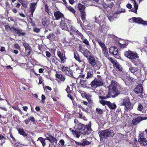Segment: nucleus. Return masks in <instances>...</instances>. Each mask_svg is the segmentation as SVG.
<instances>
[{"label":"nucleus","instance_id":"nucleus-1","mask_svg":"<svg viewBox=\"0 0 147 147\" xmlns=\"http://www.w3.org/2000/svg\"><path fill=\"white\" fill-rule=\"evenodd\" d=\"M121 104L122 105L124 106V109L126 111H129L133 108V106L131 104L130 99L128 97H126L123 99L121 102Z\"/></svg>","mask_w":147,"mask_h":147},{"label":"nucleus","instance_id":"nucleus-2","mask_svg":"<svg viewBox=\"0 0 147 147\" xmlns=\"http://www.w3.org/2000/svg\"><path fill=\"white\" fill-rule=\"evenodd\" d=\"M119 91L118 89H112L109 90L108 94L106 96H99V98L101 99H106L108 98L115 97L119 94Z\"/></svg>","mask_w":147,"mask_h":147},{"label":"nucleus","instance_id":"nucleus-3","mask_svg":"<svg viewBox=\"0 0 147 147\" xmlns=\"http://www.w3.org/2000/svg\"><path fill=\"white\" fill-rule=\"evenodd\" d=\"M104 84L103 80L101 76L97 75L96 77L91 82L90 85L92 87H97L103 86Z\"/></svg>","mask_w":147,"mask_h":147},{"label":"nucleus","instance_id":"nucleus-4","mask_svg":"<svg viewBox=\"0 0 147 147\" xmlns=\"http://www.w3.org/2000/svg\"><path fill=\"white\" fill-rule=\"evenodd\" d=\"M114 135L113 131L110 129L101 131L99 132L100 137L102 138H106L108 137H112Z\"/></svg>","mask_w":147,"mask_h":147},{"label":"nucleus","instance_id":"nucleus-5","mask_svg":"<svg viewBox=\"0 0 147 147\" xmlns=\"http://www.w3.org/2000/svg\"><path fill=\"white\" fill-rule=\"evenodd\" d=\"M94 75L93 71L92 69H89L85 74L80 75V76L83 78H86L88 80H90L94 78Z\"/></svg>","mask_w":147,"mask_h":147},{"label":"nucleus","instance_id":"nucleus-6","mask_svg":"<svg viewBox=\"0 0 147 147\" xmlns=\"http://www.w3.org/2000/svg\"><path fill=\"white\" fill-rule=\"evenodd\" d=\"M124 55L126 57L131 59V61L134 59L138 58V56L136 53L129 51L125 52L124 53Z\"/></svg>","mask_w":147,"mask_h":147},{"label":"nucleus","instance_id":"nucleus-7","mask_svg":"<svg viewBox=\"0 0 147 147\" xmlns=\"http://www.w3.org/2000/svg\"><path fill=\"white\" fill-rule=\"evenodd\" d=\"M97 41L99 45L102 48V53L104 54L105 57H108L109 54L108 51L104 43L101 42L100 40H98Z\"/></svg>","mask_w":147,"mask_h":147},{"label":"nucleus","instance_id":"nucleus-8","mask_svg":"<svg viewBox=\"0 0 147 147\" xmlns=\"http://www.w3.org/2000/svg\"><path fill=\"white\" fill-rule=\"evenodd\" d=\"M99 25L100 26V32H102L104 34V36H106L107 34V31L109 30V28L106 26L105 23L103 22L102 24L100 23L99 24Z\"/></svg>","mask_w":147,"mask_h":147},{"label":"nucleus","instance_id":"nucleus-9","mask_svg":"<svg viewBox=\"0 0 147 147\" xmlns=\"http://www.w3.org/2000/svg\"><path fill=\"white\" fill-rule=\"evenodd\" d=\"M61 70L64 73L67 75L68 76L71 77H74L73 75V73L69 67L63 66L61 68Z\"/></svg>","mask_w":147,"mask_h":147},{"label":"nucleus","instance_id":"nucleus-10","mask_svg":"<svg viewBox=\"0 0 147 147\" xmlns=\"http://www.w3.org/2000/svg\"><path fill=\"white\" fill-rule=\"evenodd\" d=\"M91 130L90 125H86V126H84V128L81 131V133L84 135L88 134L91 132Z\"/></svg>","mask_w":147,"mask_h":147},{"label":"nucleus","instance_id":"nucleus-11","mask_svg":"<svg viewBox=\"0 0 147 147\" xmlns=\"http://www.w3.org/2000/svg\"><path fill=\"white\" fill-rule=\"evenodd\" d=\"M46 139L48 140L52 145H53L55 143L56 144L57 140L54 137L48 134H46Z\"/></svg>","mask_w":147,"mask_h":147},{"label":"nucleus","instance_id":"nucleus-12","mask_svg":"<svg viewBox=\"0 0 147 147\" xmlns=\"http://www.w3.org/2000/svg\"><path fill=\"white\" fill-rule=\"evenodd\" d=\"M75 126L74 128L77 130L81 131L84 128V125L79 123L77 119L74 120Z\"/></svg>","mask_w":147,"mask_h":147},{"label":"nucleus","instance_id":"nucleus-13","mask_svg":"<svg viewBox=\"0 0 147 147\" xmlns=\"http://www.w3.org/2000/svg\"><path fill=\"white\" fill-rule=\"evenodd\" d=\"M109 52L110 53H112L115 55V57L116 58L119 57V56L118 55V50L116 47H111L109 49Z\"/></svg>","mask_w":147,"mask_h":147},{"label":"nucleus","instance_id":"nucleus-14","mask_svg":"<svg viewBox=\"0 0 147 147\" xmlns=\"http://www.w3.org/2000/svg\"><path fill=\"white\" fill-rule=\"evenodd\" d=\"M57 55L60 58L61 63H64L65 61L66 58L65 57V55L64 53L61 52L60 50H58L57 51Z\"/></svg>","mask_w":147,"mask_h":147},{"label":"nucleus","instance_id":"nucleus-15","mask_svg":"<svg viewBox=\"0 0 147 147\" xmlns=\"http://www.w3.org/2000/svg\"><path fill=\"white\" fill-rule=\"evenodd\" d=\"M36 3H31L30 5V7L29 9V11L31 13L30 16L32 17H33V13L36 8Z\"/></svg>","mask_w":147,"mask_h":147},{"label":"nucleus","instance_id":"nucleus-16","mask_svg":"<svg viewBox=\"0 0 147 147\" xmlns=\"http://www.w3.org/2000/svg\"><path fill=\"white\" fill-rule=\"evenodd\" d=\"M143 87L142 85L140 84H138L134 89V92L137 94H142L143 92Z\"/></svg>","mask_w":147,"mask_h":147},{"label":"nucleus","instance_id":"nucleus-17","mask_svg":"<svg viewBox=\"0 0 147 147\" xmlns=\"http://www.w3.org/2000/svg\"><path fill=\"white\" fill-rule=\"evenodd\" d=\"M147 119L146 117L143 118L139 116L135 118L132 121V123L134 125H136L139 123L140 121L144 120H145Z\"/></svg>","mask_w":147,"mask_h":147},{"label":"nucleus","instance_id":"nucleus-18","mask_svg":"<svg viewBox=\"0 0 147 147\" xmlns=\"http://www.w3.org/2000/svg\"><path fill=\"white\" fill-rule=\"evenodd\" d=\"M54 16L56 20H58L60 18H61L62 20V18L64 19L63 14L59 11L55 12L54 13Z\"/></svg>","mask_w":147,"mask_h":147},{"label":"nucleus","instance_id":"nucleus-19","mask_svg":"<svg viewBox=\"0 0 147 147\" xmlns=\"http://www.w3.org/2000/svg\"><path fill=\"white\" fill-rule=\"evenodd\" d=\"M104 16L105 15L103 13H101L98 16H96L94 17L95 22L99 24L101 23L100 21L103 19Z\"/></svg>","mask_w":147,"mask_h":147},{"label":"nucleus","instance_id":"nucleus-20","mask_svg":"<svg viewBox=\"0 0 147 147\" xmlns=\"http://www.w3.org/2000/svg\"><path fill=\"white\" fill-rule=\"evenodd\" d=\"M60 25L62 30H64L67 31H69V25H67L63 21L61 20L60 22Z\"/></svg>","mask_w":147,"mask_h":147},{"label":"nucleus","instance_id":"nucleus-21","mask_svg":"<svg viewBox=\"0 0 147 147\" xmlns=\"http://www.w3.org/2000/svg\"><path fill=\"white\" fill-rule=\"evenodd\" d=\"M47 38L50 40L58 41V38L52 33L50 34L49 35L47 36Z\"/></svg>","mask_w":147,"mask_h":147},{"label":"nucleus","instance_id":"nucleus-22","mask_svg":"<svg viewBox=\"0 0 147 147\" xmlns=\"http://www.w3.org/2000/svg\"><path fill=\"white\" fill-rule=\"evenodd\" d=\"M138 58L136 59H134L131 61L136 66H142V64L141 61Z\"/></svg>","mask_w":147,"mask_h":147},{"label":"nucleus","instance_id":"nucleus-23","mask_svg":"<svg viewBox=\"0 0 147 147\" xmlns=\"http://www.w3.org/2000/svg\"><path fill=\"white\" fill-rule=\"evenodd\" d=\"M102 66L101 63L98 61H97L92 66L95 69L98 70Z\"/></svg>","mask_w":147,"mask_h":147},{"label":"nucleus","instance_id":"nucleus-24","mask_svg":"<svg viewBox=\"0 0 147 147\" xmlns=\"http://www.w3.org/2000/svg\"><path fill=\"white\" fill-rule=\"evenodd\" d=\"M87 59L89 63L91 65V66L95 63L97 61L96 60L93 55L90 56V57H88V58Z\"/></svg>","mask_w":147,"mask_h":147},{"label":"nucleus","instance_id":"nucleus-25","mask_svg":"<svg viewBox=\"0 0 147 147\" xmlns=\"http://www.w3.org/2000/svg\"><path fill=\"white\" fill-rule=\"evenodd\" d=\"M129 70L134 74L139 72V69L137 67H134L131 66H129Z\"/></svg>","mask_w":147,"mask_h":147},{"label":"nucleus","instance_id":"nucleus-26","mask_svg":"<svg viewBox=\"0 0 147 147\" xmlns=\"http://www.w3.org/2000/svg\"><path fill=\"white\" fill-rule=\"evenodd\" d=\"M117 85L115 81H112L111 82V84L109 86V89L110 90L111 89H118L117 87Z\"/></svg>","mask_w":147,"mask_h":147},{"label":"nucleus","instance_id":"nucleus-27","mask_svg":"<svg viewBox=\"0 0 147 147\" xmlns=\"http://www.w3.org/2000/svg\"><path fill=\"white\" fill-rule=\"evenodd\" d=\"M117 13H114L111 14H109L108 16V18L110 21H113L115 18H117Z\"/></svg>","mask_w":147,"mask_h":147},{"label":"nucleus","instance_id":"nucleus-28","mask_svg":"<svg viewBox=\"0 0 147 147\" xmlns=\"http://www.w3.org/2000/svg\"><path fill=\"white\" fill-rule=\"evenodd\" d=\"M72 133L73 134L74 136H76L77 138H79L81 134H82L81 133V131L77 129L75 131L72 130Z\"/></svg>","mask_w":147,"mask_h":147},{"label":"nucleus","instance_id":"nucleus-29","mask_svg":"<svg viewBox=\"0 0 147 147\" xmlns=\"http://www.w3.org/2000/svg\"><path fill=\"white\" fill-rule=\"evenodd\" d=\"M118 43L119 44V46L122 48H124L127 46L126 42L123 40L120 39L118 41Z\"/></svg>","mask_w":147,"mask_h":147},{"label":"nucleus","instance_id":"nucleus-30","mask_svg":"<svg viewBox=\"0 0 147 147\" xmlns=\"http://www.w3.org/2000/svg\"><path fill=\"white\" fill-rule=\"evenodd\" d=\"M82 54L87 59L90 56L92 55L91 53L87 49L85 50Z\"/></svg>","mask_w":147,"mask_h":147},{"label":"nucleus","instance_id":"nucleus-31","mask_svg":"<svg viewBox=\"0 0 147 147\" xmlns=\"http://www.w3.org/2000/svg\"><path fill=\"white\" fill-rule=\"evenodd\" d=\"M138 141L142 146H145L147 144V140L145 138L140 139H138Z\"/></svg>","mask_w":147,"mask_h":147},{"label":"nucleus","instance_id":"nucleus-32","mask_svg":"<svg viewBox=\"0 0 147 147\" xmlns=\"http://www.w3.org/2000/svg\"><path fill=\"white\" fill-rule=\"evenodd\" d=\"M57 78L60 80L61 81H64L65 80V77L62 74L57 73L55 75Z\"/></svg>","mask_w":147,"mask_h":147},{"label":"nucleus","instance_id":"nucleus-33","mask_svg":"<svg viewBox=\"0 0 147 147\" xmlns=\"http://www.w3.org/2000/svg\"><path fill=\"white\" fill-rule=\"evenodd\" d=\"M23 45L25 48L26 50L28 51V55H30L31 48L29 45L27 43L25 42L23 43Z\"/></svg>","mask_w":147,"mask_h":147},{"label":"nucleus","instance_id":"nucleus-34","mask_svg":"<svg viewBox=\"0 0 147 147\" xmlns=\"http://www.w3.org/2000/svg\"><path fill=\"white\" fill-rule=\"evenodd\" d=\"M81 13V18L82 20L83 21V23L86 24L87 22V21L85 20L86 14L85 11Z\"/></svg>","mask_w":147,"mask_h":147},{"label":"nucleus","instance_id":"nucleus-35","mask_svg":"<svg viewBox=\"0 0 147 147\" xmlns=\"http://www.w3.org/2000/svg\"><path fill=\"white\" fill-rule=\"evenodd\" d=\"M18 131L19 134L24 137H26L27 135V134L25 132L23 129L19 128L18 129Z\"/></svg>","mask_w":147,"mask_h":147},{"label":"nucleus","instance_id":"nucleus-36","mask_svg":"<svg viewBox=\"0 0 147 147\" xmlns=\"http://www.w3.org/2000/svg\"><path fill=\"white\" fill-rule=\"evenodd\" d=\"M107 105L111 109H115L116 107V105L114 103H112L110 101L108 103Z\"/></svg>","mask_w":147,"mask_h":147},{"label":"nucleus","instance_id":"nucleus-37","mask_svg":"<svg viewBox=\"0 0 147 147\" xmlns=\"http://www.w3.org/2000/svg\"><path fill=\"white\" fill-rule=\"evenodd\" d=\"M74 57L76 60L78 61L80 63L83 62V60L80 59L79 55L77 53H74Z\"/></svg>","mask_w":147,"mask_h":147},{"label":"nucleus","instance_id":"nucleus-38","mask_svg":"<svg viewBox=\"0 0 147 147\" xmlns=\"http://www.w3.org/2000/svg\"><path fill=\"white\" fill-rule=\"evenodd\" d=\"M74 34L77 35L78 37H80L82 40H83L84 39V37L83 34L78 30L76 31Z\"/></svg>","mask_w":147,"mask_h":147},{"label":"nucleus","instance_id":"nucleus-39","mask_svg":"<svg viewBox=\"0 0 147 147\" xmlns=\"http://www.w3.org/2000/svg\"><path fill=\"white\" fill-rule=\"evenodd\" d=\"M114 67H115L117 71H121L122 70V68L121 66L118 63H116L114 66Z\"/></svg>","mask_w":147,"mask_h":147},{"label":"nucleus","instance_id":"nucleus-40","mask_svg":"<svg viewBox=\"0 0 147 147\" xmlns=\"http://www.w3.org/2000/svg\"><path fill=\"white\" fill-rule=\"evenodd\" d=\"M78 8L81 12H84L85 6L84 5L79 4L78 5Z\"/></svg>","mask_w":147,"mask_h":147},{"label":"nucleus","instance_id":"nucleus-41","mask_svg":"<svg viewBox=\"0 0 147 147\" xmlns=\"http://www.w3.org/2000/svg\"><path fill=\"white\" fill-rule=\"evenodd\" d=\"M30 121L33 122L35 121V120L34 118L33 117H30L29 118L26 119L25 120V122L26 124H27Z\"/></svg>","mask_w":147,"mask_h":147},{"label":"nucleus","instance_id":"nucleus-42","mask_svg":"<svg viewBox=\"0 0 147 147\" xmlns=\"http://www.w3.org/2000/svg\"><path fill=\"white\" fill-rule=\"evenodd\" d=\"M134 9H132L131 11L133 12L136 13L137 10L138 8V5L136 4V1H134Z\"/></svg>","mask_w":147,"mask_h":147},{"label":"nucleus","instance_id":"nucleus-43","mask_svg":"<svg viewBox=\"0 0 147 147\" xmlns=\"http://www.w3.org/2000/svg\"><path fill=\"white\" fill-rule=\"evenodd\" d=\"M45 139L43 138L42 137H40L38 138L37 141H39L42 144L43 147L45 145L46 143L45 142Z\"/></svg>","mask_w":147,"mask_h":147},{"label":"nucleus","instance_id":"nucleus-44","mask_svg":"<svg viewBox=\"0 0 147 147\" xmlns=\"http://www.w3.org/2000/svg\"><path fill=\"white\" fill-rule=\"evenodd\" d=\"M16 33L18 34L19 35L24 36L25 34V33L23 32L22 30L21 29H17Z\"/></svg>","mask_w":147,"mask_h":147},{"label":"nucleus","instance_id":"nucleus-45","mask_svg":"<svg viewBox=\"0 0 147 147\" xmlns=\"http://www.w3.org/2000/svg\"><path fill=\"white\" fill-rule=\"evenodd\" d=\"M84 46L80 45L78 47L79 51L82 53L86 49L84 48Z\"/></svg>","mask_w":147,"mask_h":147},{"label":"nucleus","instance_id":"nucleus-46","mask_svg":"<svg viewBox=\"0 0 147 147\" xmlns=\"http://www.w3.org/2000/svg\"><path fill=\"white\" fill-rule=\"evenodd\" d=\"M143 107L142 105L140 103H138L137 107V110L140 111H142V110Z\"/></svg>","mask_w":147,"mask_h":147},{"label":"nucleus","instance_id":"nucleus-47","mask_svg":"<svg viewBox=\"0 0 147 147\" xmlns=\"http://www.w3.org/2000/svg\"><path fill=\"white\" fill-rule=\"evenodd\" d=\"M90 143V142L88 141L86 139H83L82 141V145H85L89 144Z\"/></svg>","mask_w":147,"mask_h":147},{"label":"nucleus","instance_id":"nucleus-48","mask_svg":"<svg viewBox=\"0 0 147 147\" xmlns=\"http://www.w3.org/2000/svg\"><path fill=\"white\" fill-rule=\"evenodd\" d=\"M80 83L82 87H85L87 85V83H86L85 80H81Z\"/></svg>","mask_w":147,"mask_h":147},{"label":"nucleus","instance_id":"nucleus-49","mask_svg":"<svg viewBox=\"0 0 147 147\" xmlns=\"http://www.w3.org/2000/svg\"><path fill=\"white\" fill-rule=\"evenodd\" d=\"M109 101H107L101 100L100 101V102L102 105L104 106L105 105H107L108 104V103L109 102Z\"/></svg>","mask_w":147,"mask_h":147},{"label":"nucleus","instance_id":"nucleus-50","mask_svg":"<svg viewBox=\"0 0 147 147\" xmlns=\"http://www.w3.org/2000/svg\"><path fill=\"white\" fill-rule=\"evenodd\" d=\"M67 8L69 11H71L73 13H75V10L71 7L69 6L67 7Z\"/></svg>","mask_w":147,"mask_h":147},{"label":"nucleus","instance_id":"nucleus-51","mask_svg":"<svg viewBox=\"0 0 147 147\" xmlns=\"http://www.w3.org/2000/svg\"><path fill=\"white\" fill-rule=\"evenodd\" d=\"M125 78L131 83H132L134 82L133 79L130 77L127 76Z\"/></svg>","mask_w":147,"mask_h":147},{"label":"nucleus","instance_id":"nucleus-52","mask_svg":"<svg viewBox=\"0 0 147 147\" xmlns=\"http://www.w3.org/2000/svg\"><path fill=\"white\" fill-rule=\"evenodd\" d=\"M70 28L71 30L74 33H75V32H76V31L77 30L74 27V26H69V28Z\"/></svg>","mask_w":147,"mask_h":147},{"label":"nucleus","instance_id":"nucleus-53","mask_svg":"<svg viewBox=\"0 0 147 147\" xmlns=\"http://www.w3.org/2000/svg\"><path fill=\"white\" fill-rule=\"evenodd\" d=\"M96 111L97 113L99 114H101L102 113V110L100 109H96Z\"/></svg>","mask_w":147,"mask_h":147},{"label":"nucleus","instance_id":"nucleus-54","mask_svg":"<svg viewBox=\"0 0 147 147\" xmlns=\"http://www.w3.org/2000/svg\"><path fill=\"white\" fill-rule=\"evenodd\" d=\"M84 39V40L83 41V42L86 45L89 46V43L88 40L86 38Z\"/></svg>","mask_w":147,"mask_h":147},{"label":"nucleus","instance_id":"nucleus-55","mask_svg":"<svg viewBox=\"0 0 147 147\" xmlns=\"http://www.w3.org/2000/svg\"><path fill=\"white\" fill-rule=\"evenodd\" d=\"M51 60L54 63L55 61L57 60V58L55 56H52L51 58Z\"/></svg>","mask_w":147,"mask_h":147},{"label":"nucleus","instance_id":"nucleus-56","mask_svg":"<svg viewBox=\"0 0 147 147\" xmlns=\"http://www.w3.org/2000/svg\"><path fill=\"white\" fill-rule=\"evenodd\" d=\"M0 140H3V143H1V144L2 145L3 144V143H5V138L3 136H2L1 134H0Z\"/></svg>","mask_w":147,"mask_h":147},{"label":"nucleus","instance_id":"nucleus-57","mask_svg":"<svg viewBox=\"0 0 147 147\" xmlns=\"http://www.w3.org/2000/svg\"><path fill=\"white\" fill-rule=\"evenodd\" d=\"M40 31V29L36 27H34L33 28V31L36 33H38Z\"/></svg>","mask_w":147,"mask_h":147},{"label":"nucleus","instance_id":"nucleus-58","mask_svg":"<svg viewBox=\"0 0 147 147\" xmlns=\"http://www.w3.org/2000/svg\"><path fill=\"white\" fill-rule=\"evenodd\" d=\"M5 28L7 31L11 29V27L8 25H6L5 26Z\"/></svg>","mask_w":147,"mask_h":147},{"label":"nucleus","instance_id":"nucleus-59","mask_svg":"<svg viewBox=\"0 0 147 147\" xmlns=\"http://www.w3.org/2000/svg\"><path fill=\"white\" fill-rule=\"evenodd\" d=\"M45 96L43 94H42V97H41V98H42L41 102L42 103H44V102H45L44 100L45 99Z\"/></svg>","mask_w":147,"mask_h":147},{"label":"nucleus","instance_id":"nucleus-60","mask_svg":"<svg viewBox=\"0 0 147 147\" xmlns=\"http://www.w3.org/2000/svg\"><path fill=\"white\" fill-rule=\"evenodd\" d=\"M67 93L68 94L70 93L71 92V91L70 90L69 87L68 86H67V88L66 89Z\"/></svg>","mask_w":147,"mask_h":147},{"label":"nucleus","instance_id":"nucleus-61","mask_svg":"<svg viewBox=\"0 0 147 147\" xmlns=\"http://www.w3.org/2000/svg\"><path fill=\"white\" fill-rule=\"evenodd\" d=\"M59 142L62 146H63L65 144L64 140L62 139L60 140Z\"/></svg>","mask_w":147,"mask_h":147},{"label":"nucleus","instance_id":"nucleus-62","mask_svg":"<svg viewBox=\"0 0 147 147\" xmlns=\"http://www.w3.org/2000/svg\"><path fill=\"white\" fill-rule=\"evenodd\" d=\"M45 11H46L47 12L48 14L49 15V8L47 6V5H45Z\"/></svg>","mask_w":147,"mask_h":147},{"label":"nucleus","instance_id":"nucleus-63","mask_svg":"<svg viewBox=\"0 0 147 147\" xmlns=\"http://www.w3.org/2000/svg\"><path fill=\"white\" fill-rule=\"evenodd\" d=\"M46 54L47 57H50L51 55V53L48 51H46Z\"/></svg>","mask_w":147,"mask_h":147},{"label":"nucleus","instance_id":"nucleus-64","mask_svg":"<svg viewBox=\"0 0 147 147\" xmlns=\"http://www.w3.org/2000/svg\"><path fill=\"white\" fill-rule=\"evenodd\" d=\"M14 47L15 48L18 49H20V47L18 44H16L14 45Z\"/></svg>","mask_w":147,"mask_h":147}]
</instances>
